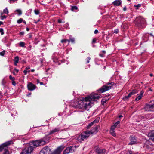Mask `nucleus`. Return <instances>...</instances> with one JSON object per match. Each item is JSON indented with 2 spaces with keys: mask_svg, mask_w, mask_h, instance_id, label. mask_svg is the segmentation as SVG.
<instances>
[{
  "mask_svg": "<svg viewBox=\"0 0 154 154\" xmlns=\"http://www.w3.org/2000/svg\"><path fill=\"white\" fill-rule=\"evenodd\" d=\"M130 143L128 144L129 145H132L137 143V140L134 136H131L129 137Z\"/></svg>",
  "mask_w": 154,
  "mask_h": 154,
  "instance_id": "9d476101",
  "label": "nucleus"
},
{
  "mask_svg": "<svg viewBox=\"0 0 154 154\" xmlns=\"http://www.w3.org/2000/svg\"><path fill=\"white\" fill-rule=\"evenodd\" d=\"M98 126H94L92 129L90 131H88V132L90 134H96L98 131Z\"/></svg>",
  "mask_w": 154,
  "mask_h": 154,
  "instance_id": "9b49d317",
  "label": "nucleus"
},
{
  "mask_svg": "<svg viewBox=\"0 0 154 154\" xmlns=\"http://www.w3.org/2000/svg\"><path fill=\"white\" fill-rule=\"evenodd\" d=\"M126 10V8L125 7L124 8H123L124 11H125Z\"/></svg>",
  "mask_w": 154,
  "mask_h": 154,
  "instance_id": "774afa93",
  "label": "nucleus"
},
{
  "mask_svg": "<svg viewBox=\"0 0 154 154\" xmlns=\"http://www.w3.org/2000/svg\"><path fill=\"white\" fill-rule=\"evenodd\" d=\"M134 23L136 26L137 27L143 28L145 27L146 22L144 18L139 17L136 18Z\"/></svg>",
  "mask_w": 154,
  "mask_h": 154,
  "instance_id": "20e7f679",
  "label": "nucleus"
},
{
  "mask_svg": "<svg viewBox=\"0 0 154 154\" xmlns=\"http://www.w3.org/2000/svg\"><path fill=\"white\" fill-rule=\"evenodd\" d=\"M3 12L4 13L6 14H8V10L7 8H6L3 10Z\"/></svg>",
  "mask_w": 154,
  "mask_h": 154,
  "instance_id": "bb28decb",
  "label": "nucleus"
},
{
  "mask_svg": "<svg viewBox=\"0 0 154 154\" xmlns=\"http://www.w3.org/2000/svg\"><path fill=\"white\" fill-rule=\"evenodd\" d=\"M120 122V121H117V122H116L113 125L114 126H115V127H116V126L118 125V124H119Z\"/></svg>",
  "mask_w": 154,
  "mask_h": 154,
  "instance_id": "58836bf2",
  "label": "nucleus"
},
{
  "mask_svg": "<svg viewBox=\"0 0 154 154\" xmlns=\"http://www.w3.org/2000/svg\"><path fill=\"white\" fill-rule=\"evenodd\" d=\"M68 147H69V151L70 153H72L74 152L76 148L75 146H72Z\"/></svg>",
  "mask_w": 154,
  "mask_h": 154,
  "instance_id": "aec40b11",
  "label": "nucleus"
},
{
  "mask_svg": "<svg viewBox=\"0 0 154 154\" xmlns=\"http://www.w3.org/2000/svg\"><path fill=\"white\" fill-rule=\"evenodd\" d=\"M126 154H134L131 151H129Z\"/></svg>",
  "mask_w": 154,
  "mask_h": 154,
  "instance_id": "8fccbe9b",
  "label": "nucleus"
},
{
  "mask_svg": "<svg viewBox=\"0 0 154 154\" xmlns=\"http://www.w3.org/2000/svg\"><path fill=\"white\" fill-rule=\"evenodd\" d=\"M93 122H91L90 123H89L87 126V129H89L90 127H91V126L93 125L94 124Z\"/></svg>",
  "mask_w": 154,
  "mask_h": 154,
  "instance_id": "c85d7f7f",
  "label": "nucleus"
},
{
  "mask_svg": "<svg viewBox=\"0 0 154 154\" xmlns=\"http://www.w3.org/2000/svg\"><path fill=\"white\" fill-rule=\"evenodd\" d=\"M122 3V1L121 0H115L113 2L112 4L115 6H119Z\"/></svg>",
  "mask_w": 154,
  "mask_h": 154,
  "instance_id": "f3484780",
  "label": "nucleus"
},
{
  "mask_svg": "<svg viewBox=\"0 0 154 154\" xmlns=\"http://www.w3.org/2000/svg\"><path fill=\"white\" fill-rule=\"evenodd\" d=\"M12 84L14 86H15L16 85V83L15 82V81H12Z\"/></svg>",
  "mask_w": 154,
  "mask_h": 154,
  "instance_id": "a18cd8bd",
  "label": "nucleus"
},
{
  "mask_svg": "<svg viewBox=\"0 0 154 154\" xmlns=\"http://www.w3.org/2000/svg\"><path fill=\"white\" fill-rule=\"evenodd\" d=\"M23 20V19L22 18H20L19 19L17 20V23L18 24L21 23Z\"/></svg>",
  "mask_w": 154,
  "mask_h": 154,
  "instance_id": "2f4dec72",
  "label": "nucleus"
},
{
  "mask_svg": "<svg viewBox=\"0 0 154 154\" xmlns=\"http://www.w3.org/2000/svg\"><path fill=\"white\" fill-rule=\"evenodd\" d=\"M30 71V70H29L28 71H27V70H24L23 71V73H24V75H26L27 74V72H29Z\"/></svg>",
  "mask_w": 154,
  "mask_h": 154,
  "instance_id": "37998d69",
  "label": "nucleus"
},
{
  "mask_svg": "<svg viewBox=\"0 0 154 154\" xmlns=\"http://www.w3.org/2000/svg\"><path fill=\"white\" fill-rule=\"evenodd\" d=\"M148 136L154 142V130L149 132L148 134Z\"/></svg>",
  "mask_w": 154,
  "mask_h": 154,
  "instance_id": "dca6fc26",
  "label": "nucleus"
},
{
  "mask_svg": "<svg viewBox=\"0 0 154 154\" xmlns=\"http://www.w3.org/2000/svg\"><path fill=\"white\" fill-rule=\"evenodd\" d=\"M40 83V84L41 85H43V83L42 82H39Z\"/></svg>",
  "mask_w": 154,
  "mask_h": 154,
  "instance_id": "052dcab7",
  "label": "nucleus"
},
{
  "mask_svg": "<svg viewBox=\"0 0 154 154\" xmlns=\"http://www.w3.org/2000/svg\"><path fill=\"white\" fill-rule=\"evenodd\" d=\"M36 86L32 83H30L27 85L28 89L30 91H33L36 88Z\"/></svg>",
  "mask_w": 154,
  "mask_h": 154,
  "instance_id": "4468645a",
  "label": "nucleus"
},
{
  "mask_svg": "<svg viewBox=\"0 0 154 154\" xmlns=\"http://www.w3.org/2000/svg\"><path fill=\"white\" fill-rule=\"evenodd\" d=\"M69 153H70L69 151V148L68 147L63 151V154H67Z\"/></svg>",
  "mask_w": 154,
  "mask_h": 154,
  "instance_id": "4be33fe9",
  "label": "nucleus"
},
{
  "mask_svg": "<svg viewBox=\"0 0 154 154\" xmlns=\"http://www.w3.org/2000/svg\"><path fill=\"white\" fill-rule=\"evenodd\" d=\"M16 63V62H14V65H15V66H17V63Z\"/></svg>",
  "mask_w": 154,
  "mask_h": 154,
  "instance_id": "bf43d9fd",
  "label": "nucleus"
},
{
  "mask_svg": "<svg viewBox=\"0 0 154 154\" xmlns=\"http://www.w3.org/2000/svg\"><path fill=\"white\" fill-rule=\"evenodd\" d=\"M25 24H26V22L25 21V20H23V21H22Z\"/></svg>",
  "mask_w": 154,
  "mask_h": 154,
  "instance_id": "0e129e2a",
  "label": "nucleus"
},
{
  "mask_svg": "<svg viewBox=\"0 0 154 154\" xmlns=\"http://www.w3.org/2000/svg\"><path fill=\"white\" fill-rule=\"evenodd\" d=\"M2 14H3L2 13H1V19L2 20H3L4 19H5V18H6L7 17V16H5V15L2 16Z\"/></svg>",
  "mask_w": 154,
  "mask_h": 154,
  "instance_id": "7c9ffc66",
  "label": "nucleus"
},
{
  "mask_svg": "<svg viewBox=\"0 0 154 154\" xmlns=\"http://www.w3.org/2000/svg\"><path fill=\"white\" fill-rule=\"evenodd\" d=\"M143 92L142 91H141L140 94L136 98L135 100L136 101H138L140 100L142 98L143 96Z\"/></svg>",
  "mask_w": 154,
  "mask_h": 154,
  "instance_id": "412c9836",
  "label": "nucleus"
},
{
  "mask_svg": "<svg viewBox=\"0 0 154 154\" xmlns=\"http://www.w3.org/2000/svg\"><path fill=\"white\" fill-rule=\"evenodd\" d=\"M34 12L35 14L36 15H38L40 13L39 10L38 9H35L34 10Z\"/></svg>",
  "mask_w": 154,
  "mask_h": 154,
  "instance_id": "cd10ccee",
  "label": "nucleus"
},
{
  "mask_svg": "<svg viewBox=\"0 0 154 154\" xmlns=\"http://www.w3.org/2000/svg\"><path fill=\"white\" fill-rule=\"evenodd\" d=\"M15 12L17 13L18 15H20L22 14V12L21 10L20 9H17L15 11Z\"/></svg>",
  "mask_w": 154,
  "mask_h": 154,
  "instance_id": "393cba45",
  "label": "nucleus"
},
{
  "mask_svg": "<svg viewBox=\"0 0 154 154\" xmlns=\"http://www.w3.org/2000/svg\"><path fill=\"white\" fill-rule=\"evenodd\" d=\"M119 32V29H116L114 31V32L115 33H117Z\"/></svg>",
  "mask_w": 154,
  "mask_h": 154,
  "instance_id": "3c124183",
  "label": "nucleus"
},
{
  "mask_svg": "<svg viewBox=\"0 0 154 154\" xmlns=\"http://www.w3.org/2000/svg\"><path fill=\"white\" fill-rule=\"evenodd\" d=\"M147 107L149 108H152L154 107V100L151 101L147 105Z\"/></svg>",
  "mask_w": 154,
  "mask_h": 154,
  "instance_id": "a211bd4d",
  "label": "nucleus"
},
{
  "mask_svg": "<svg viewBox=\"0 0 154 154\" xmlns=\"http://www.w3.org/2000/svg\"><path fill=\"white\" fill-rule=\"evenodd\" d=\"M58 22L59 23H61L62 22V20L61 19H59L58 20Z\"/></svg>",
  "mask_w": 154,
  "mask_h": 154,
  "instance_id": "864d4df0",
  "label": "nucleus"
},
{
  "mask_svg": "<svg viewBox=\"0 0 154 154\" xmlns=\"http://www.w3.org/2000/svg\"><path fill=\"white\" fill-rule=\"evenodd\" d=\"M111 134L114 137H115L116 135V133L115 131L112 130H110V131Z\"/></svg>",
  "mask_w": 154,
  "mask_h": 154,
  "instance_id": "b1692460",
  "label": "nucleus"
},
{
  "mask_svg": "<svg viewBox=\"0 0 154 154\" xmlns=\"http://www.w3.org/2000/svg\"><path fill=\"white\" fill-rule=\"evenodd\" d=\"M19 60V57L17 56L15 57L14 60V62H16V63H18Z\"/></svg>",
  "mask_w": 154,
  "mask_h": 154,
  "instance_id": "a878e982",
  "label": "nucleus"
},
{
  "mask_svg": "<svg viewBox=\"0 0 154 154\" xmlns=\"http://www.w3.org/2000/svg\"><path fill=\"white\" fill-rule=\"evenodd\" d=\"M3 22L2 21H0V26L2 24H3Z\"/></svg>",
  "mask_w": 154,
  "mask_h": 154,
  "instance_id": "680f3d73",
  "label": "nucleus"
},
{
  "mask_svg": "<svg viewBox=\"0 0 154 154\" xmlns=\"http://www.w3.org/2000/svg\"><path fill=\"white\" fill-rule=\"evenodd\" d=\"M109 36H107L106 37V39H109Z\"/></svg>",
  "mask_w": 154,
  "mask_h": 154,
  "instance_id": "338daca9",
  "label": "nucleus"
},
{
  "mask_svg": "<svg viewBox=\"0 0 154 154\" xmlns=\"http://www.w3.org/2000/svg\"><path fill=\"white\" fill-rule=\"evenodd\" d=\"M6 82L5 81V80L4 79H3L2 80V85L4 86H5V85Z\"/></svg>",
  "mask_w": 154,
  "mask_h": 154,
  "instance_id": "c9c22d12",
  "label": "nucleus"
},
{
  "mask_svg": "<svg viewBox=\"0 0 154 154\" xmlns=\"http://www.w3.org/2000/svg\"><path fill=\"white\" fill-rule=\"evenodd\" d=\"M26 30L27 31H29V29L28 28H26Z\"/></svg>",
  "mask_w": 154,
  "mask_h": 154,
  "instance_id": "e2e57ef3",
  "label": "nucleus"
},
{
  "mask_svg": "<svg viewBox=\"0 0 154 154\" xmlns=\"http://www.w3.org/2000/svg\"><path fill=\"white\" fill-rule=\"evenodd\" d=\"M33 150V147L32 146L26 147L22 151L20 154H31Z\"/></svg>",
  "mask_w": 154,
  "mask_h": 154,
  "instance_id": "423d86ee",
  "label": "nucleus"
},
{
  "mask_svg": "<svg viewBox=\"0 0 154 154\" xmlns=\"http://www.w3.org/2000/svg\"><path fill=\"white\" fill-rule=\"evenodd\" d=\"M0 32L1 33V35H3L4 34L3 29L2 28H0Z\"/></svg>",
  "mask_w": 154,
  "mask_h": 154,
  "instance_id": "ea45409f",
  "label": "nucleus"
},
{
  "mask_svg": "<svg viewBox=\"0 0 154 154\" xmlns=\"http://www.w3.org/2000/svg\"><path fill=\"white\" fill-rule=\"evenodd\" d=\"M96 154H105L106 150L104 149H101L100 148L96 146L94 148Z\"/></svg>",
  "mask_w": 154,
  "mask_h": 154,
  "instance_id": "0eeeda50",
  "label": "nucleus"
},
{
  "mask_svg": "<svg viewBox=\"0 0 154 154\" xmlns=\"http://www.w3.org/2000/svg\"><path fill=\"white\" fill-rule=\"evenodd\" d=\"M24 32H21L20 33V35H23L24 34Z\"/></svg>",
  "mask_w": 154,
  "mask_h": 154,
  "instance_id": "09e8293b",
  "label": "nucleus"
},
{
  "mask_svg": "<svg viewBox=\"0 0 154 154\" xmlns=\"http://www.w3.org/2000/svg\"><path fill=\"white\" fill-rule=\"evenodd\" d=\"M9 79L11 80L12 81H14L15 80L14 77H12L11 75L9 76Z\"/></svg>",
  "mask_w": 154,
  "mask_h": 154,
  "instance_id": "4c0bfd02",
  "label": "nucleus"
},
{
  "mask_svg": "<svg viewBox=\"0 0 154 154\" xmlns=\"http://www.w3.org/2000/svg\"><path fill=\"white\" fill-rule=\"evenodd\" d=\"M25 44V43L23 42H21L19 43L20 46L22 47H24Z\"/></svg>",
  "mask_w": 154,
  "mask_h": 154,
  "instance_id": "f704fd0d",
  "label": "nucleus"
},
{
  "mask_svg": "<svg viewBox=\"0 0 154 154\" xmlns=\"http://www.w3.org/2000/svg\"><path fill=\"white\" fill-rule=\"evenodd\" d=\"M116 127H115V126L113 125L112 126H111V129L110 130H112L113 131H115V129L116 128Z\"/></svg>",
  "mask_w": 154,
  "mask_h": 154,
  "instance_id": "a19ab883",
  "label": "nucleus"
},
{
  "mask_svg": "<svg viewBox=\"0 0 154 154\" xmlns=\"http://www.w3.org/2000/svg\"><path fill=\"white\" fill-rule=\"evenodd\" d=\"M14 70L17 73H18L19 71V70L16 68L14 69Z\"/></svg>",
  "mask_w": 154,
  "mask_h": 154,
  "instance_id": "5fc2aeb1",
  "label": "nucleus"
},
{
  "mask_svg": "<svg viewBox=\"0 0 154 154\" xmlns=\"http://www.w3.org/2000/svg\"><path fill=\"white\" fill-rule=\"evenodd\" d=\"M98 32V31L96 29L94 31V34H96Z\"/></svg>",
  "mask_w": 154,
  "mask_h": 154,
  "instance_id": "603ef678",
  "label": "nucleus"
},
{
  "mask_svg": "<svg viewBox=\"0 0 154 154\" xmlns=\"http://www.w3.org/2000/svg\"><path fill=\"white\" fill-rule=\"evenodd\" d=\"M5 51H4L0 52V55L2 56H4L5 55Z\"/></svg>",
  "mask_w": 154,
  "mask_h": 154,
  "instance_id": "79ce46f5",
  "label": "nucleus"
},
{
  "mask_svg": "<svg viewBox=\"0 0 154 154\" xmlns=\"http://www.w3.org/2000/svg\"><path fill=\"white\" fill-rule=\"evenodd\" d=\"M90 135L88 131H87L82 132L78 137H76L75 138L77 140L81 143L88 139Z\"/></svg>",
  "mask_w": 154,
  "mask_h": 154,
  "instance_id": "7ed1b4c3",
  "label": "nucleus"
},
{
  "mask_svg": "<svg viewBox=\"0 0 154 154\" xmlns=\"http://www.w3.org/2000/svg\"><path fill=\"white\" fill-rule=\"evenodd\" d=\"M50 139V137L48 135H46L40 140L41 141V143L43 145L48 143Z\"/></svg>",
  "mask_w": 154,
  "mask_h": 154,
  "instance_id": "6e6552de",
  "label": "nucleus"
},
{
  "mask_svg": "<svg viewBox=\"0 0 154 154\" xmlns=\"http://www.w3.org/2000/svg\"><path fill=\"white\" fill-rule=\"evenodd\" d=\"M142 5V4H139L137 5H134V6L137 8L136 9H138L139 7H140Z\"/></svg>",
  "mask_w": 154,
  "mask_h": 154,
  "instance_id": "473e14b6",
  "label": "nucleus"
},
{
  "mask_svg": "<svg viewBox=\"0 0 154 154\" xmlns=\"http://www.w3.org/2000/svg\"><path fill=\"white\" fill-rule=\"evenodd\" d=\"M96 38H94L92 40V43H95L96 42Z\"/></svg>",
  "mask_w": 154,
  "mask_h": 154,
  "instance_id": "49530a36",
  "label": "nucleus"
},
{
  "mask_svg": "<svg viewBox=\"0 0 154 154\" xmlns=\"http://www.w3.org/2000/svg\"><path fill=\"white\" fill-rule=\"evenodd\" d=\"M69 41L72 43H74L75 42V38H70Z\"/></svg>",
  "mask_w": 154,
  "mask_h": 154,
  "instance_id": "e433bc0d",
  "label": "nucleus"
},
{
  "mask_svg": "<svg viewBox=\"0 0 154 154\" xmlns=\"http://www.w3.org/2000/svg\"><path fill=\"white\" fill-rule=\"evenodd\" d=\"M97 121H97V120L95 119L92 122H93V123L94 124V123H96V122H97Z\"/></svg>",
  "mask_w": 154,
  "mask_h": 154,
  "instance_id": "6e6d98bb",
  "label": "nucleus"
},
{
  "mask_svg": "<svg viewBox=\"0 0 154 154\" xmlns=\"http://www.w3.org/2000/svg\"><path fill=\"white\" fill-rule=\"evenodd\" d=\"M136 91L135 90H133L127 96H125L124 97L123 99L124 100H126L131 96V95L137 93Z\"/></svg>",
  "mask_w": 154,
  "mask_h": 154,
  "instance_id": "ddd939ff",
  "label": "nucleus"
},
{
  "mask_svg": "<svg viewBox=\"0 0 154 154\" xmlns=\"http://www.w3.org/2000/svg\"><path fill=\"white\" fill-rule=\"evenodd\" d=\"M101 97L100 94H94L84 98H82L78 100H75L72 103V107L75 108L83 110H88L93 105L92 102L97 101Z\"/></svg>",
  "mask_w": 154,
  "mask_h": 154,
  "instance_id": "f257e3e1",
  "label": "nucleus"
},
{
  "mask_svg": "<svg viewBox=\"0 0 154 154\" xmlns=\"http://www.w3.org/2000/svg\"><path fill=\"white\" fill-rule=\"evenodd\" d=\"M114 84V83L113 82L108 83L100 88L98 90V92L102 93L108 91L112 88V87Z\"/></svg>",
  "mask_w": 154,
  "mask_h": 154,
  "instance_id": "39448f33",
  "label": "nucleus"
},
{
  "mask_svg": "<svg viewBox=\"0 0 154 154\" xmlns=\"http://www.w3.org/2000/svg\"><path fill=\"white\" fill-rule=\"evenodd\" d=\"M35 71V70L34 69H32L31 70V71L32 72H34Z\"/></svg>",
  "mask_w": 154,
  "mask_h": 154,
  "instance_id": "69168bd1",
  "label": "nucleus"
},
{
  "mask_svg": "<svg viewBox=\"0 0 154 154\" xmlns=\"http://www.w3.org/2000/svg\"><path fill=\"white\" fill-rule=\"evenodd\" d=\"M30 68V67L29 66H27L26 68V70H27L28 69H29Z\"/></svg>",
  "mask_w": 154,
  "mask_h": 154,
  "instance_id": "4d7b16f0",
  "label": "nucleus"
},
{
  "mask_svg": "<svg viewBox=\"0 0 154 154\" xmlns=\"http://www.w3.org/2000/svg\"><path fill=\"white\" fill-rule=\"evenodd\" d=\"M60 127H57L51 130L49 132L48 135L53 134L54 133H57L60 132Z\"/></svg>",
  "mask_w": 154,
  "mask_h": 154,
  "instance_id": "f8f14e48",
  "label": "nucleus"
},
{
  "mask_svg": "<svg viewBox=\"0 0 154 154\" xmlns=\"http://www.w3.org/2000/svg\"><path fill=\"white\" fill-rule=\"evenodd\" d=\"M17 0H9V2L10 3H11L12 2H15L16 1H17Z\"/></svg>",
  "mask_w": 154,
  "mask_h": 154,
  "instance_id": "c03bdc74",
  "label": "nucleus"
},
{
  "mask_svg": "<svg viewBox=\"0 0 154 154\" xmlns=\"http://www.w3.org/2000/svg\"><path fill=\"white\" fill-rule=\"evenodd\" d=\"M77 7L76 6H72L71 7V10L72 11H74L75 10H77Z\"/></svg>",
  "mask_w": 154,
  "mask_h": 154,
  "instance_id": "c756f323",
  "label": "nucleus"
},
{
  "mask_svg": "<svg viewBox=\"0 0 154 154\" xmlns=\"http://www.w3.org/2000/svg\"><path fill=\"white\" fill-rule=\"evenodd\" d=\"M13 144V142L12 140H10L5 142L0 146V152L2 151L4 147H7L9 145Z\"/></svg>",
  "mask_w": 154,
  "mask_h": 154,
  "instance_id": "1a4fd4ad",
  "label": "nucleus"
},
{
  "mask_svg": "<svg viewBox=\"0 0 154 154\" xmlns=\"http://www.w3.org/2000/svg\"><path fill=\"white\" fill-rule=\"evenodd\" d=\"M107 101V100H106L105 99H102V104L104 105L105 103H106Z\"/></svg>",
  "mask_w": 154,
  "mask_h": 154,
  "instance_id": "72a5a7b5",
  "label": "nucleus"
},
{
  "mask_svg": "<svg viewBox=\"0 0 154 154\" xmlns=\"http://www.w3.org/2000/svg\"><path fill=\"white\" fill-rule=\"evenodd\" d=\"M4 154H8V152L7 150L5 151V153Z\"/></svg>",
  "mask_w": 154,
  "mask_h": 154,
  "instance_id": "13d9d810",
  "label": "nucleus"
},
{
  "mask_svg": "<svg viewBox=\"0 0 154 154\" xmlns=\"http://www.w3.org/2000/svg\"><path fill=\"white\" fill-rule=\"evenodd\" d=\"M32 144L33 146L35 147H36L39 146L43 145L41 143V141H40V140H36L33 141L32 142Z\"/></svg>",
  "mask_w": 154,
  "mask_h": 154,
  "instance_id": "2eb2a0df",
  "label": "nucleus"
},
{
  "mask_svg": "<svg viewBox=\"0 0 154 154\" xmlns=\"http://www.w3.org/2000/svg\"><path fill=\"white\" fill-rule=\"evenodd\" d=\"M50 146H46L43 148L40 151L39 154H60V152L64 148L63 146H60L53 153H51Z\"/></svg>",
  "mask_w": 154,
  "mask_h": 154,
  "instance_id": "f03ea898",
  "label": "nucleus"
},
{
  "mask_svg": "<svg viewBox=\"0 0 154 154\" xmlns=\"http://www.w3.org/2000/svg\"><path fill=\"white\" fill-rule=\"evenodd\" d=\"M90 59H91V58L89 57H88L87 58V63H89Z\"/></svg>",
  "mask_w": 154,
  "mask_h": 154,
  "instance_id": "de8ad7c7",
  "label": "nucleus"
},
{
  "mask_svg": "<svg viewBox=\"0 0 154 154\" xmlns=\"http://www.w3.org/2000/svg\"><path fill=\"white\" fill-rule=\"evenodd\" d=\"M61 42L63 43L64 44H66L67 45H68L70 42L69 40L67 39H62L61 41Z\"/></svg>",
  "mask_w": 154,
  "mask_h": 154,
  "instance_id": "6ab92c4d",
  "label": "nucleus"
},
{
  "mask_svg": "<svg viewBox=\"0 0 154 154\" xmlns=\"http://www.w3.org/2000/svg\"><path fill=\"white\" fill-rule=\"evenodd\" d=\"M106 53V52L105 51H103L100 53L99 54V55L101 57H104V55Z\"/></svg>",
  "mask_w": 154,
  "mask_h": 154,
  "instance_id": "5701e85b",
  "label": "nucleus"
}]
</instances>
